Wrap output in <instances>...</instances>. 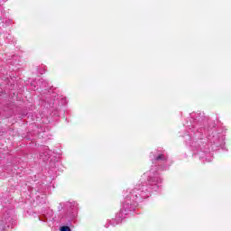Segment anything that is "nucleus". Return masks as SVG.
Wrapping results in <instances>:
<instances>
[{
	"instance_id": "1",
	"label": "nucleus",
	"mask_w": 231,
	"mask_h": 231,
	"mask_svg": "<svg viewBox=\"0 0 231 231\" xmlns=\"http://www.w3.org/2000/svg\"><path fill=\"white\" fill-rule=\"evenodd\" d=\"M165 160H167V158H165V155H163V154H160L159 156H157L156 158H155V161L156 162H160V161H162V162H165Z\"/></svg>"
},
{
	"instance_id": "2",
	"label": "nucleus",
	"mask_w": 231,
	"mask_h": 231,
	"mask_svg": "<svg viewBox=\"0 0 231 231\" xmlns=\"http://www.w3.org/2000/svg\"><path fill=\"white\" fill-rule=\"evenodd\" d=\"M60 231H71V228L68 226H63L60 227Z\"/></svg>"
}]
</instances>
